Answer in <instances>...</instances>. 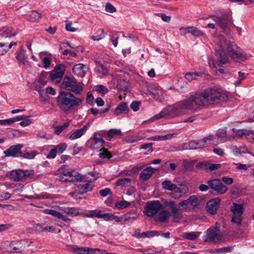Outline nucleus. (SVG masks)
<instances>
[{"label": "nucleus", "instance_id": "1", "mask_svg": "<svg viewBox=\"0 0 254 254\" xmlns=\"http://www.w3.org/2000/svg\"><path fill=\"white\" fill-rule=\"evenodd\" d=\"M193 105L207 107L210 105L226 101L227 96L213 88H208L204 91L196 93L190 96Z\"/></svg>", "mask_w": 254, "mask_h": 254}, {"label": "nucleus", "instance_id": "2", "mask_svg": "<svg viewBox=\"0 0 254 254\" xmlns=\"http://www.w3.org/2000/svg\"><path fill=\"white\" fill-rule=\"evenodd\" d=\"M84 98L77 97L70 92L61 91L57 97V104L60 109L67 112L71 109L82 105Z\"/></svg>", "mask_w": 254, "mask_h": 254}, {"label": "nucleus", "instance_id": "3", "mask_svg": "<svg viewBox=\"0 0 254 254\" xmlns=\"http://www.w3.org/2000/svg\"><path fill=\"white\" fill-rule=\"evenodd\" d=\"M219 41V50L218 52H217V53H219L222 51L225 53V51L227 49L229 55L234 61L239 62L245 59L246 55L244 53L240 51V50H236V49H238L239 48L236 46L234 42L228 41L224 37L222 36H220Z\"/></svg>", "mask_w": 254, "mask_h": 254}, {"label": "nucleus", "instance_id": "4", "mask_svg": "<svg viewBox=\"0 0 254 254\" xmlns=\"http://www.w3.org/2000/svg\"><path fill=\"white\" fill-rule=\"evenodd\" d=\"M102 134L100 132H95L86 141V146L92 150H99L100 158L110 159L112 157V154L107 149L102 148L105 143Z\"/></svg>", "mask_w": 254, "mask_h": 254}, {"label": "nucleus", "instance_id": "5", "mask_svg": "<svg viewBox=\"0 0 254 254\" xmlns=\"http://www.w3.org/2000/svg\"><path fill=\"white\" fill-rule=\"evenodd\" d=\"M172 109L173 117H177L185 114V110L192 109L194 105L190 97L183 100L173 106H171Z\"/></svg>", "mask_w": 254, "mask_h": 254}, {"label": "nucleus", "instance_id": "6", "mask_svg": "<svg viewBox=\"0 0 254 254\" xmlns=\"http://www.w3.org/2000/svg\"><path fill=\"white\" fill-rule=\"evenodd\" d=\"M83 84L77 83L73 77L65 76L63 80L62 85L64 89L70 91L76 95H79L83 91Z\"/></svg>", "mask_w": 254, "mask_h": 254}, {"label": "nucleus", "instance_id": "7", "mask_svg": "<svg viewBox=\"0 0 254 254\" xmlns=\"http://www.w3.org/2000/svg\"><path fill=\"white\" fill-rule=\"evenodd\" d=\"M35 173L33 170L15 169L10 172V179L15 182H23L34 178Z\"/></svg>", "mask_w": 254, "mask_h": 254}, {"label": "nucleus", "instance_id": "8", "mask_svg": "<svg viewBox=\"0 0 254 254\" xmlns=\"http://www.w3.org/2000/svg\"><path fill=\"white\" fill-rule=\"evenodd\" d=\"M228 62V58L226 54L223 51L219 53V56L217 61L209 60V64L210 67L214 70V71L219 72L221 73L225 72L224 69L222 68H219L222 64H224Z\"/></svg>", "mask_w": 254, "mask_h": 254}, {"label": "nucleus", "instance_id": "9", "mask_svg": "<svg viewBox=\"0 0 254 254\" xmlns=\"http://www.w3.org/2000/svg\"><path fill=\"white\" fill-rule=\"evenodd\" d=\"M61 174V176H59V177L60 180L62 182H82L84 180V179L81 175L75 170L68 171L64 170Z\"/></svg>", "mask_w": 254, "mask_h": 254}, {"label": "nucleus", "instance_id": "10", "mask_svg": "<svg viewBox=\"0 0 254 254\" xmlns=\"http://www.w3.org/2000/svg\"><path fill=\"white\" fill-rule=\"evenodd\" d=\"M144 209L146 215L149 217H153L164 209V207L159 200H153L147 202Z\"/></svg>", "mask_w": 254, "mask_h": 254}, {"label": "nucleus", "instance_id": "11", "mask_svg": "<svg viewBox=\"0 0 254 254\" xmlns=\"http://www.w3.org/2000/svg\"><path fill=\"white\" fill-rule=\"evenodd\" d=\"M65 69L64 64H57L50 74L51 80L56 83H60L64 75Z\"/></svg>", "mask_w": 254, "mask_h": 254}, {"label": "nucleus", "instance_id": "12", "mask_svg": "<svg viewBox=\"0 0 254 254\" xmlns=\"http://www.w3.org/2000/svg\"><path fill=\"white\" fill-rule=\"evenodd\" d=\"M222 238V235L220 234L218 228H209L206 231V235L204 239V242L216 243L220 241Z\"/></svg>", "mask_w": 254, "mask_h": 254}, {"label": "nucleus", "instance_id": "13", "mask_svg": "<svg viewBox=\"0 0 254 254\" xmlns=\"http://www.w3.org/2000/svg\"><path fill=\"white\" fill-rule=\"evenodd\" d=\"M207 184L210 188L219 194H224L228 190L227 187L224 185L220 180L218 179L209 180Z\"/></svg>", "mask_w": 254, "mask_h": 254}, {"label": "nucleus", "instance_id": "14", "mask_svg": "<svg viewBox=\"0 0 254 254\" xmlns=\"http://www.w3.org/2000/svg\"><path fill=\"white\" fill-rule=\"evenodd\" d=\"M23 147V145L21 144L10 146L4 151V154L6 157H20Z\"/></svg>", "mask_w": 254, "mask_h": 254}, {"label": "nucleus", "instance_id": "15", "mask_svg": "<svg viewBox=\"0 0 254 254\" xmlns=\"http://www.w3.org/2000/svg\"><path fill=\"white\" fill-rule=\"evenodd\" d=\"M214 138L212 135H209L202 139L192 140L193 149L205 147L213 143Z\"/></svg>", "mask_w": 254, "mask_h": 254}, {"label": "nucleus", "instance_id": "16", "mask_svg": "<svg viewBox=\"0 0 254 254\" xmlns=\"http://www.w3.org/2000/svg\"><path fill=\"white\" fill-rule=\"evenodd\" d=\"M27 242L25 240H21L17 241H12L9 244V248L11 249L10 253H21L26 248Z\"/></svg>", "mask_w": 254, "mask_h": 254}, {"label": "nucleus", "instance_id": "17", "mask_svg": "<svg viewBox=\"0 0 254 254\" xmlns=\"http://www.w3.org/2000/svg\"><path fill=\"white\" fill-rule=\"evenodd\" d=\"M165 203L170 208L174 219H181L183 218L182 213L180 210V209L177 208L175 201L169 200H166Z\"/></svg>", "mask_w": 254, "mask_h": 254}, {"label": "nucleus", "instance_id": "18", "mask_svg": "<svg viewBox=\"0 0 254 254\" xmlns=\"http://www.w3.org/2000/svg\"><path fill=\"white\" fill-rule=\"evenodd\" d=\"M219 197H216L209 200L206 204L207 211L212 215L216 213L218 209V206L220 202Z\"/></svg>", "mask_w": 254, "mask_h": 254}, {"label": "nucleus", "instance_id": "19", "mask_svg": "<svg viewBox=\"0 0 254 254\" xmlns=\"http://www.w3.org/2000/svg\"><path fill=\"white\" fill-rule=\"evenodd\" d=\"M72 251L75 254H97L96 252L97 251H99V250L76 246L72 248Z\"/></svg>", "mask_w": 254, "mask_h": 254}, {"label": "nucleus", "instance_id": "20", "mask_svg": "<svg viewBox=\"0 0 254 254\" xmlns=\"http://www.w3.org/2000/svg\"><path fill=\"white\" fill-rule=\"evenodd\" d=\"M90 124L87 123L83 127L75 130L69 136L70 140H74L81 137L86 132Z\"/></svg>", "mask_w": 254, "mask_h": 254}, {"label": "nucleus", "instance_id": "21", "mask_svg": "<svg viewBox=\"0 0 254 254\" xmlns=\"http://www.w3.org/2000/svg\"><path fill=\"white\" fill-rule=\"evenodd\" d=\"M197 166L200 169L206 171H214L221 168L220 164H211L207 162H200L197 164Z\"/></svg>", "mask_w": 254, "mask_h": 254}, {"label": "nucleus", "instance_id": "22", "mask_svg": "<svg viewBox=\"0 0 254 254\" xmlns=\"http://www.w3.org/2000/svg\"><path fill=\"white\" fill-rule=\"evenodd\" d=\"M157 215L155 217V220L159 222H166L171 216L170 212L167 210L163 209L160 210Z\"/></svg>", "mask_w": 254, "mask_h": 254}, {"label": "nucleus", "instance_id": "23", "mask_svg": "<svg viewBox=\"0 0 254 254\" xmlns=\"http://www.w3.org/2000/svg\"><path fill=\"white\" fill-rule=\"evenodd\" d=\"M34 229L37 232H55V228L48 226L46 223H43L42 225L37 224L33 226Z\"/></svg>", "mask_w": 254, "mask_h": 254}, {"label": "nucleus", "instance_id": "24", "mask_svg": "<svg viewBox=\"0 0 254 254\" xmlns=\"http://www.w3.org/2000/svg\"><path fill=\"white\" fill-rule=\"evenodd\" d=\"M216 136L217 137V141H215V138H214V142L219 143L220 142H223L224 141H226L227 140H228L230 138L229 136H227L226 130L224 129H219L217 133H216Z\"/></svg>", "mask_w": 254, "mask_h": 254}, {"label": "nucleus", "instance_id": "25", "mask_svg": "<svg viewBox=\"0 0 254 254\" xmlns=\"http://www.w3.org/2000/svg\"><path fill=\"white\" fill-rule=\"evenodd\" d=\"M155 169L152 167H148L143 169L139 174V178L143 181L149 179L154 173Z\"/></svg>", "mask_w": 254, "mask_h": 254}, {"label": "nucleus", "instance_id": "26", "mask_svg": "<svg viewBox=\"0 0 254 254\" xmlns=\"http://www.w3.org/2000/svg\"><path fill=\"white\" fill-rule=\"evenodd\" d=\"M84 68L85 65L83 64H76L72 67V72L75 75L82 77L85 76L86 73Z\"/></svg>", "mask_w": 254, "mask_h": 254}, {"label": "nucleus", "instance_id": "27", "mask_svg": "<svg viewBox=\"0 0 254 254\" xmlns=\"http://www.w3.org/2000/svg\"><path fill=\"white\" fill-rule=\"evenodd\" d=\"M172 109L171 108V106H170L166 108H164L160 113L154 116V118L159 120L161 118L164 117H167V118H172L173 117L172 114Z\"/></svg>", "mask_w": 254, "mask_h": 254}, {"label": "nucleus", "instance_id": "28", "mask_svg": "<svg viewBox=\"0 0 254 254\" xmlns=\"http://www.w3.org/2000/svg\"><path fill=\"white\" fill-rule=\"evenodd\" d=\"M129 109L127 104L126 102H122L118 105L114 111V114L118 116L123 113H127L128 112Z\"/></svg>", "mask_w": 254, "mask_h": 254}, {"label": "nucleus", "instance_id": "29", "mask_svg": "<svg viewBox=\"0 0 254 254\" xmlns=\"http://www.w3.org/2000/svg\"><path fill=\"white\" fill-rule=\"evenodd\" d=\"M13 28L12 27H3L0 30V36L2 37L11 38L16 35L15 32H12Z\"/></svg>", "mask_w": 254, "mask_h": 254}, {"label": "nucleus", "instance_id": "30", "mask_svg": "<svg viewBox=\"0 0 254 254\" xmlns=\"http://www.w3.org/2000/svg\"><path fill=\"white\" fill-rule=\"evenodd\" d=\"M211 18L218 24V25L220 26L222 29H224L226 27L228 23V20L226 17L213 16L211 17Z\"/></svg>", "mask_w": 254, "mask_h": 254}, {"label": "nucleus", "instance_id": "31", "mask_svg": "<svg viewBox=\"0 0 254 254\" xmlns=\"http://www.w3.org/2000/svg\"><path fill=\"white\" fill-rule=\"evenodd\" d=\"M201 234V232H186L183 234L182 237L185 239L193 241L196 240Z\"/></svg>", "mask_w": 254, "mask_h": 254}, {"label": "nucleus", "instance_id": "32", "mask_svg": "<svg viewBox=\"0 0 254 254\" xmlns=\"http://www.w3.org/2000/svg\"><path fill=\"white\" fill-rule=\"evenodd\" d=\"M233 153L235 156H240L242 154H251V152L249 151L248 149L244 146H240L239 147L237 146H234L233 148Z\"/></svg>", "mask_w": 254, "mask_h": 254}, {"label": "nucleus", "instance_id": "33", "mask_svg": "<svg viewBox=\"0 0 254 254\" xmlns=\"http://www.w3.org/2000/svg\"><path fill=\"white\" fill-rule=\"evenodd\" d=\"M176 133H169L165 135H156L152 136L150 138H149V140H151L153 141H156V140H168L170 139L171 138L176 137Z\"/></svg>", "mask_w": 254, "mask_h": 254}, {"label": "nucleus", "instance_id": "34", "mask_svg": "<svg viewBox=\"0 0 254 254\" xmlns=\"http://www.w3.org/2000/svg\"><path fill=\"white\" fill-rule=\"evenodd\" d=\"M243 205L233 203V206L232 207L231 210L234 215L241 216L243 214Z\"/></svg>", "mask_w": 254, "mask_h": 254}, {"label": "nucleus", "instance_id": "35", "mask_svg": "<svg viewBox=\"0 0 254 254\" xmlns=\"http://www.w3.org/2000/svg\"><path fill=\"white\" fill-rule=\"evenodd\" d=\"M64 212L71 216H76L80 214L79 209L75 207H66L63 210Z\"/></svg>", "mask_w": 254, "mask_h": 254}, {"label": "nucleus", "instance_id": "36", "mask_svg": "<svg viewBox=\"0 0 254 254\" xmlns=\"http://www.w3.org/2000/svg\"><path fill=\"white\" fill-rule=\"evenodd\" d=\"M162 188L168 190H174L178 188L177 185L172 183L170 181L165 180L162 183Z\"/></svg>", "mask_w": 254, "mask_h": 254}, {"label": "nucleus", "instance_id": "37", "mask_svg": "<svg viewBox=\"0 0 254 254\" xmlns=\"http://www.w3.org/2000/svg\"><path fill=\"white\" fill-rule=\"evenodd\" d=\"M16 58L19 63L23 64L25 63V60L27 59V56L26 55L25 50L22 47H21L20 51L17 53Z\"/></svg>", "mask_w": 254, "mask_h": 254}, {"label": "nucleus", "instance_id": "38", "mask_svg": "<svg viewBox=\"0 0 254 254\" xmlns=\"http://www.w3.org/2000/svg\"><path fill=\"white\" fill-rule=\"evenodd\" d=\"M203 74L202 72H189L185 75L186 79L189 81H191L193 80L197 79V77L200 76Z\"/></svg>", "mask_w": 254, "mask_h": 254}, {"label": "nucleus", "instance_id": "39", "mask_svg": "<svg viewBox=\"0 0 254 254\" xmlns=\"http://www.w3.org/2000/svg\"><path fill=\"white\" fill-rule=\"evenodd\" d=\"M78 188L80 191V193L83 194L92 190H93V186L89 183H87L83 185H79L78 186Z\"/></svg>", "mask_w": 254, "mask_h": 254}, {"label": "nucleus", "instance_id": "40", "mask_svg": "<svg viewBox=\"0 0 254 254\" xmlns=\"http://www.w3.org/2000/svg\"><path fill=\"white\" fill-rule=\"evenodd\" d=\"M28 19L32 21L36 22L41 18V14L35 10L31 11L27 16Z\"/></svg>", "mask_w": 254, "mask_h": 254}, {"label": "nucleus", "instance_id": "41", "mask_svg": "<svg viewBox=\"0 0 254 254\" xmlns=\"http://www.w3.org/2000/svg\"><path fill=\"white\" fill-rule=\"evenodd\" d=\"M130 182V179L127 178H123L118 180L116 183V185L121 187H126Z\"/></svg>", "mask_w": 254, "mask_h": 254}, {"label": "nucleus", "instance_id": "42", "mask_svg": "<svg viewBox=\"0 0 254 254\" xmlns=\"http://www.w3.org/2000/svg\"><path fill=\"white\" fill-rule=\"evenodd\" d=\"M34 89L38 92L43 101L47 100V97L45 96V90L43 89L42 85L36 84L34 86Z\"/></svg>", "mask_w": 254, "mask_h": 254}, {"label": "nucleus", "instance_id": "43", "mask_svg": "<svg viewBox=\"0 0 254 254\" xmlns=\"http://www.w3.org/2000/svg\"><path fill=\"white\" fill-rule=\"evenodd\" d=\"M104 37V30L102 29H100L97 30L94 35L91 36V39L94 41H99Z\"/></svg>", "mask_w": 254, "mask_h": 254}, {"label": "nucleus", "instance_id": "44", "mask_svg": "<svg viewBox=\"0 0 254 254\" xmlns=\"http://www.w3.org/2000/svg\"><path fill=\"white\" fill-rule=\"evenodd\" d=\"M107 135L109 138H113L115 136L122 135V132L120 129H111L108 131Z\"/></svg>", "mask_w": 254, "mask_h": 254}, {"label": "nucleus", "instance_id": "45", "mask_svg": "<svg viewBox=\"0 0 254 254\" xmlns=\"http://www.w3.org/2000/svg\"><path fill=\"white\" fill-rule=\"evenodd\" d=\"M130 203L126 200H121L115 204V206L118 209H123L129 207Z\"/></svg>", "mask_w": 254, "mask_h": 254}, {"label": "nucleus", "instance_id": "46", "mask_svg": "<svg viewBox=\"0 0 254 254\" xmlns=\"http://www.w3.org/2000/svg\"><path fill=\"white\" fill-rule=\"evenodd\" d=\"M189 33L191 34L194 36H201L203 35V33L198 28L195 27H190Z\"/></svg>", "mask_w": 254, "mask_h": 254}, {"label": "nucleus", "instance_id": "47", "mask_svg": "<svg viewBox=\"0 0 254 254\" xmlns=\"http://www.w3.org/2000/svg\"><path fill=\"white\" fill-rule=\"evenodd\" d=\"M69 125V124L68 123H65L63 126L55 127H54V133L57 135H59Z\"/></svg>", "mask_w": 254, "mask_h": 254}, {"label": "nucleus", "instance_id": "48", "mask_svg": "<svg viewBox=\"0 0 254 254\" xmlns=\"http://www.w3.org/2000/svg\"><path fill=\"white\" fill-rule=\"evenodd\" d=\"M67 144L65 143H60L54 147L58 154H61L66 149Z\"/></svg>", "mask_w": 254, "mask_h": 254}, {"label": "nucleus", "instance_id": "49", "mask_svg": "<svg viewBox=\"0 0 254 254\" xmlns=\"http://www.w3.org/2000/svg\"><path fill=\"white\" fill-rule=\"evenodd\" d=\"M234 164L237 166L236 169L240 171L247 170L252 166V165L250 164H243L241 163H234Z\"/></svg>", "mask_w": 254, "mask_h": 254}, {"label": "nucleus", "instance_id": "50", "mask_svg": "<svg viewBox=\"0 0 254 254\" xmlns=\"http://www.w3.org/2000/svg\"><path fill=\"white\" fill-rule=\"evenodd\" d=\"M189 204L192 206H196L198 204V199L195 195H191L188 199Z\"/></svg>", "mask_w": 254, "mask_h": 254}, {"label": "nucleus", "instance_id": "51", "mask_svg": "<svg viewBox=\"0 0 254 254\" xmlns=\"http://www.w3.org/2000/svg\"><path fill=\"white\" fill-rule=\"evenodd\" d=\"M157 233L156 231H150L143 232L141 234L138 235L137 237L140 238H146L149 237H152L155 235V234Z\"/></svg>", "mask_w": 254, "mask_h": 254}, {"label": "nucleus", "instance_id": "52", "mask_svg": "<svg viewBox=\"0 0 254 254\" xmlns=\"http://www.w3.org/2000/svg\"><path fill=\"white\" fill-rule=\"evenodd\" d=\"M95 90L102 94H105L108 92V88L104 85H98L94 87Z\"/></svg>", "mask_w": 254, "mask_h": 254}, {"label": "nucleus", "instance_id": "53", "mask_svg": "<svg viewBox=\"0 0 254 254\" xmlns=\"http://www.w3.org/2000/svg\"><path fill=\"white\" fill-rule=\"evenodd\" d=\"M152 143H145L140 146V148L141 149H144L147 150V153H146L147 154H149L150 153L152 152L153 150V148L152 147Z\"/></svg>", "mask_w": 254, "mask_h": 254}, {"label": "nucleus", "instance_id": "54", "mask_svg": "<svg viewBox=\"0 0 254 254\" xmlns=\"http://www.w3.org/2000/svg\"><path fill=\"white\" fill-rule=\"evenodd\" d=\"M101 217L105 221H111L116 218V216L110 213H103Z\"/></svg>", "mask_w": 254, "mask_h": 254}, {"label": "nucleus", "instance_id": "55", "mask_svg": "<svg viewBox=\"0 0 254 254\" xmlns=\"http://www.w3.org/2000/svg\"><path fill=\"white\" fill-rule=\"evenodd\" d=\"M230 251V248L229 247H224L221 248L219 249H215L214 250H211V252L212 253H216V254H223L228 252Z\"/></svg>", "mask_w": 254, "mask_h": 254}, {"label": "nucleus", "instance_id": "56", "mask_svg": "<svg viewBox=\"0 0 254 254\" xmlns=\"http://www.w3.org/2000/svg\"><path fill=\"white\" fill-rule=\"evenodd\" d=\"M43 212L46 214H49L57 217L59 215V212L56 211L53 209H45L43 210Z\"/></svg>", "mask_w": 254, "mask_h": 254}, {"label": "nucleus", "instance_id": "57", "mask_svg": "<svg viewBox=\"0 0 254 254\" xmlns=\"http://www.w3.org/2000/svg\"><path fill=\"white\" fill-rule=\"evenodd\" d=\"M99 194L101 196L105 197L109 194H112L111 190L110 188H106L101 190L99 191Z\"/></svg>", "mask_w": 254, "mask_h": 254}, {"label": "nucleus", "instance_id": "58", "mask_svg": "<svg viewBox=\"0 0 254 254\" xmlns=\"http://www.w3.org/2000/svg\"><path fill=\"white\" fill-rule=\"evenodd\" d=\"M243 220V217L242 215L239 216V215H234L232 219V221L238 225H240L242 223Z\"/></svg>", "mask_w": 254, "mask_h": 254}, {"label": "nucleus", "instance_id": "59", "mask_svg": "<svg viewBox=\"0 0 254 254\" xmlns=\"http://www.w3.org/2000/svg\"><path fill=\"white\" fill-rule=\"evenodd\" d=\"M193 142L192 140L189 142H186L182 145V148L183 150H189V149H193Z\"/></svg>", "mask_w": 254, "mask_h": 254}, {"label": "nucleus", "instance_id": "60", "mask_svg": "<svg viewBox=\"0 0 254 254\" xmlns=\"http://www.w3.org/2000/svg\"><path fill=\"white\" fill-rule=\"evenodd\" d=\"M174 192L172 193V196L175 198H178L182 196V191L180 188H177L176 190H175Z\"/></svg>", "mask_w": 254, "mask_h": 254}, {"label": "nucleus", "instance_id": "61", "mask_svg": "<svg viewBox=\"0 0 254 254\" xmlns=\"http://www.w3.org/2000/svg\"><path fill=\"white\" fill-rule=\"evenodd\" d=\"M105 10L107 12L113 13L116 11V8L111 3H108L105 6Z\"/></svg>", "mask_w": 254, "mask_h": 254}, {"label": "nucleus", "instance_id": "62", "mask_svg": "<svg viewBox=\"0 0 254 254\" xmlns=\"http://www.w3.org/2000/svg\"><path fill=\"white\" fill-rule=\"evenodd\" d=\"M140 105V102L139 101H133L131 105L130 108L133 111L136 112L139 110V107Z\"/></svg>", "mask_w": 254, "mask_h": 254}, {"label": "nucleus", "instance_id": "63", "mask_svg": "<svg viewBox=\"0 0 254 254\" xmlns=\"http://www.w3.org/2000/svg\"><path fill=\"white\" fill-rule=\"evenodd\" d=\"M189 205L190 204L187 199L180 202L178 205L180 209L181 208L182 209H187Z\"/></svg>", "mask_w": 254, "mask_h": 254}, {"label": "nucleus", "instance_id": "64", "mask_svg": "<svg viewBox=\"0 0 254 254\" xmlns=\"http://www.w3.org/2000/svg\"><path fill=\"white\" fill-rule=\"evenodd\" d=\"M43 66L44 68H48L51 63V60L48 57H45L42 60Z\"/></svg>", "mask_w": 254, "mask_h": 254}]
</instances>
